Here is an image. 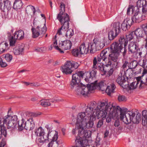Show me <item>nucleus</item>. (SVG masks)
I'll return each mask as SVG.
<instances>
[{
	"mask_svg": "<svg viewBox=\"0 0 147 147\" xmlns=\"http://www.w3.org/2000/svg\"><path fill=\"white\" fill-rule=\"evenodd\" d=\"M86 113L90 115L91 117H95L98 119L102 117V120L105 119L107 114L109 116L106 119V121L109 123L111 120V118L116 117L118 115L117 109L113 103L106 101L101 102L97 104L95 102H91L89 103L85 110Z\"/></svg>",
	"mask_w": 147,
	"mask_h": 147,
	"instance_id": "obj_1",
	"label": "nucleus"
},
{
	"mask_svg": "<svg viewBox=\"0 0 147 147\" xmlns=\"http://www.w3.org/2000/svg\"><path fill=\"white\" fill-rule=\"evenodd\" d=\"M95 120V117H91L87 113L82 112L78 114L77 116L76 128L79 129L78 135L80 138H88L91 136V132L85 130L84 128H91L94 125L93 121ZM78 137V136H77Z\"/></svg>",
	"mask_w": 147,
	"mask_h": 147,
	"instance_id": "obj_2",
	"label": "nucleus"
},
{
	"mask_svg": "<svg viewBox=\"0 0 147 147\" xmlns=\"http://www.w3.org/2000/svg\"><path fill=\"white\" fill-rule=\"evenodd\" d=\"M45 127L47 129V131H45L41 127L35 129V134L39 137L38 141L41 144L48 142L49 139L51 140V141L48 144L47 146L48 147H52L54 142H56L58 139V132L55 130H52V128L48 125H47Z\"/></svg>",
	"mask_w": 147,
	"mask_h": 147,
	"instance_id": "obj_3",
	"label": "nucleus"
},
{
	"mask_svg": "<svg viewBox=\"0 0 147 147\" xmlns=\"http://www.w3.org/2000/svg\"><path fill=\"white\" fill-rule=\"evenodd\" d=\"M117 109L120 112V120L125 124H128L131 122L134 123H138L141 120V114L139 113H137L136 120L133 119L137 111L133 110L129 111L126 108H121L119 106H117Z\"/></svg>",
	"mask_w": 147,
	"mask_h": 147,
	"instance_id": "obj_4",
	"label": "nucleus"
},
{
	"mask_svg": "<svg viewBox=\"0 0 147 147\" xmlns=\"http://www.w3.org/2000/svg\"><path fill=\"white\" fill-rule=\"evenodd\" d=\"M65 5L63 3H60L59 13L57 15V19L61 23L62 26L58 30L57 35H61L65 33L69 27V22L70 19L69 16L65 13Z\"/></svg>",
	"mask_w": 147,
	"mask_h": 147,
	"instance_id": "obj_5",
	"label": "nucleus"
},
{
	"mask_svg": "<svg viewBox=\"0 0 147 147\" xmlns=\"http://www.w3.org/2000/svg\"><path fill=\"white\" fill-rule=\"evenodd\" d=\"M95 86H94L93 83L87 85V86L82 84H80L78 87L75 88L76 92L78 95L82 94L86 96L88 94L91 93L95 89Z\"/></svg>",
	"mask_w": 147,
	"mask_h": 147,
	"instance_id": "obj_6",
	"label": "nucleus"
},
{
	"mask_svg": "<svg viewBox=\"0 0 147 147\" xmlns=\"http://www.w3.org/2000/svg\"><path fill=\"white\" fill-rule=\"evenodd\" d=\"M79 66L78 63L73 61H67L61 67L62 73L66 75L70 74L73 71L72 68H77Z\"/></svg>",
	"mask_w": 147,
	"mask_h": 147,
	"instance_id": "obj_7",
	"label": "nucleus"
},
{
	"mask_svg": "<svg viewBox=\"0 0 147 147\" xmlns=\"http://www.w3.org/2000/svg\"><path fill=\"white\" fill-rule=\"evenodd\" d=\"M120 24L119 22H114L111 25L112 30L109 33L108 37L110 40H113L121 32Z\"/></svg>",
	"mask_w": 147,
	"mask_h": 147,
	"instance_id": "obj_8",
	"label": "nucleus"
},
{
	"mask_svg": "<svg viewBox=\"0 0 147 147\" xmlns=\"http://www.w3.org/2000/svg\"><path fill=\"white\" fill-rule=\"evenodd\" d=\"M18 129L20 131L22 130L24 128L27 130H31L33 129L35 126L34 123L32 119H29L25 123L22 119L18 122Z\"/></svg>",
	"mask_w": 147,
	"mask_h": 147,
	"instance_id": "obj_9",
	"label": "nucleus"
},
{
	"mask_svg": "<svg viewBox=\"0 0 147 147\" xmlns=\"http://www.w3.org/2000/svg\"><path fill=\"white\" fill-rule=\"evenodd\" d=\"M84 73L82 71H80L73 74L72 76V78L71 82L70 85L72 88H76L81 84H80L81 78H82Z\"/></svg>",
	"mask_w": 147,
	"mask_h": 147,
	"instance_id": "obj_10",
	"label": "nucleus"
},
{
	"mask_svg": "<svg viewBox=\"0 0 147 147\" xmlns=\"http://www.w3.org/2000/svg\"><path fill=\"white\" fill-rule=\"evenodd\" d=\"M106 64L104 66L102 65L99 66V70L103 72L104 74H106L107 76H110L113 73L114 69L112 65V62L109 61L106 63Z\"/></svg>",
	"mask_w": 147,
	"mask_h": 147,
	"instance_id": "obj_11",
	"label": "nucleus"
},
{
	"mask_svg": "<svg viewBox=\"0 0 147 147\" xmlns=\"http://www.w3.org/2000/svg\"><path fill=\"white\" fill-rule=\"evenodd\" d=\"M4 123L8 127V128L12 127H14L16 125L17 121V117L16 115L11 116L7 115L5 116L3 118Z\"/></svg>",
	"mask_w": 147,
	"mask_h": 147,
	"instance_id": "obj_12",
	"label": "nucleus"
},
{
	"mask_svg": "<svg viewBox=\"0 0 147 147\" xmlns=\"http://www.w3.org/2000/svg\"><path fill=\"white\" fill-rule=\"evenodd\" d=\"M39 26H37L36 28H32L31 30L32 33V37L34 38H36L39 36H42L45 34L47 30V28L44 24V26L42 28H41Z\"/></svg>",
	"mask_w": 147,
	"mask_h": 147,
	"instance_id": "obj_13",
	"label": "nucleus"
},
{
	"mask_svg": "<svg viewBox=\"0 0 147 147\" xmlns=\"http://www.w3.org/2000/svg\"><path fill=\"white\" fill-rule=\"evenodd\" d=\"M130 71L131 70L130 69H127L125 71H124L123 73L121 72L119 73L118 77L117 79L116 82L118 84L122 87L125 86L126 85L124 84V83L126 82L125 74L126 76L127 75L130 76V75L132 74V72L130 74V73H129Z\"/></svg>",
	"mask_w": 147,
	"mask_h": 147,
	"instance_id": "obj_14",
	"label": "nucleus"
},
{
	"mask_svg": "<svg viewBox=\"0 0 147 147\" xmlns=\"http://www.w3.org/2000/svg\"><path fill=\"white\" fill-rule=\"evenodd\" d=\"M76 146L72 147H94V145H89L87 139L84 140L79 136L77 137L75 140Z\"/></svg>",
	"mask_w": 147,
	"mask_h": 147,
	"instance_id": "obj_15",
	"label": "nucleus"
},
{
	"mask_svg": "<svg viewBox=\"0 0 147 147\" xmlns=\"http://www.w3.org/2000/svg\"><path fill=\"white\" fill-rule=\"evenodd\" d=\"M128 52L129 54H133L139 51V45L135 42H131L128 46Z\"/></svg>",
	"mask_w": 147,
	"mask_h": 147,
	"instance_id": "obj_16",
	"label": "nucleus"
},
{
	"mask_svg": "<svg viewBox=\"0 0 147 147\" xmlns=\"http://www.w3.org/2000/svg\"><path fill=\"white\" fill-rule=\"evenodd\" d=\"M131 20L132 21V23H139L142 21V14L139 11V8H137L135 11Z\"/></svg>",
	"mask_w": 147,
	"mask_h": 147,
	"instance_id": "obj_17",
	"label": "nucleus"
},
{
	"mask_svg": "<svg viewBox=\"0 0 147 147\" xmlns=\"http://www.w3.org/2000/svg\"><path fill=\"white\" fill-rule=\"evenodd\" d=\"M71 42L69 40H66L59 42V47L61 50H69L71 49L72 46Z\"/></svg>",
	"mask_w": 147,
	"mask_h": 147,
	"instance_id": "obj_18",
	"label": "nucleus"
},
{
	"mask_svg": "<svg viewBox=\"0 0 147 147\" xmlns=\"http://www.w3.org/2000/svg\"><path fill=\"white\" fill-rule=\"evenodd\" d=\"M11 8V4L10 1L8 0L4 1L0 0V9L3 11L5 10L8 11L10 10Z\"/></svg>",
	"mask_w": 147,
	"mask_h": 147,
	"instance_id": "obj_19",
	"label": "nucleus"
},
{
	"mask_svg": "<svg viewBox=\"0 0 147 147\" xmlns=\"http://www.w3.org/2000/svg\"><path fill=\"white\" fill-rule=\"evenodd\" d=\"M123 48V47L121 45H119L117 42H115L113 43L111 45V52L119 54Z\"/></svg>",
	"mask_w": 147,
	"mask_h": 147,
	"instance_id": "obj_20",
	"label": "nucleus"
},
{
	"mask_svg": "<svg viewBox=\"0 0 147 147\" xmlns=\"http://www.w3.org/2000/svg\"><path fill=\"white\" fill-rule=\"evenodd\" d=\"M132 24V21L129 18H127L121 24V28L123 31H126L129 29Z\"/></svg>",
	"mask_w": 147,
	"mask_h": 147,
	"instance_id": "obj_21",
	"label": "nucleus"
},
{
	"mask_svg": "<svg viewBox=\"0 0 147 147\" xmlns=\"http://www.w3.org/2000/svg\"><path fill=\"white\" fill-rule=\"evenodd\" d=\"M96 72V71L94 69L92 70L90 73H87L86 74L87 76L85 78V81L89 83H91L93 79H95Z\"/></svg>",
	"mask_w": 147,
	"mask_h": 147,
	"instance_id": "obj_22",
	"label": "nucleus"
},
{
	"mask_svg": "<svg viewBox=\"0 0 147 147\" xmlns=\"http://www.w3.org/2000/svg\"><path fill=\"white\" fill-rule=\"evenodd\" d=\"M93 41L96 44L98 47V49L100 50L103 48L105 46V41L103 38H95L93 40Z\"/></svg>",
	"mask_w": 147,
	"mask_h": 147,
	"instance_id": "obj_23",
	"label": "nucleus"
},
{
	"mask_svg": "<svg viewBox=\"0 0 147 147\" xmlns=\"http://www.w3.org/2000/svg\"><path fill=\"white\" fill-rule=\"evenodd\" d=\"M97 81H95L93 84L94 86H95V89L98 88L102 90V91H104L106 88L107 85L105 81H101L99 83H97Z\"/></svg>",
	"mask_w": 147,
	"mask_h": 147,
	"instance_id": "obj_24",
	"label": "nucleus"
},
{
	"mask_svg": "<svg viewBox=\"0 0 147 147\" xmlns=\"http://www.w3.org/2000/svg\"><path fill=\"white\" fill-rule=\"evenodd\" d=\"M24 45H19L15 49H13V52L16 55L22 54L24 52Z\"/></svg>",
	"mask_w": 147,
	"mask_h": 147,
	"instance_id": "obj_25",
	"label": "nucleus"
},
{
	"mask_svg": "<svg viewBox=\"0 0 147 147\" xmlns=\"http://www.w3.org/2000/svg\"><path fill=\"white\" fill-rule=\"evenodd\" d=\"M88 47L87 44H81L79 48L80 55L87 54L89 51Z\"/></svg>",
	"mask_w": 147,
	"mask_h": 147,
	"instance_id": "obj_26",
	"label": "nucleus"
},
{
	"mask_svg": "<svg viewBox=\"0 0 147 147\" xmlns=\"http://www.w3.org/2000/svg\"><path fill=\"white\" fill-rule=\"evenodd\" d=\"M119 54L114 52H111L110 54L108 55V61L111 60L114 62L117 61L118 58L119 56Z\"/></svg>",
	"mask_w": 147,
	"mask_h": 147,
	"instance_id": "obj_27",
	"label": "nucleus"
},
{
	"mask_svg": "<svg viewBox=\"0 0 147 147\" xmlns=\"http://www.w3.org/2000/svg\"><path fill=\"white\" fill-rule=\"evenodd\" d=\"M23 3L21 0H15L13 3V8L16 10L22 8Z\"/></svg>",
	"mask_w": 147,
	"mask_h": 147,
	"instance_id": "obj_28",
	"label": "nucleus"
},
{
	"mask_svg": "<svg viewBox=\"0 0 147 147\" xmlns=\"http://www.w3.org/2000/svg\"><path fill=\"white\" fill-rule=\"evenodd\" d=\"M115 88L116 86L115 84L113 83L110 86H107L105 91L108 95H110L111 93L115 92Z\"/></svg>",
	"mask_w": 147,
	"mask_h": 147,
	"instance_id": "obj_29",
	"label": "nucleus"
},
{
	"mask_svg": "<svg viewBox=\"0 0 147 147\" xmlns=\"http://www.w3.org/2000/svg\"><path fill=\"white\" fill-rule=\"evenodd\" d=\"M13 36L14 37H15V39L21 40L24 38V32L22 30H20L15 32L14 33Z\"/></svg>",
	"mask_w": 147,
	"mask_h": 147,
	"instance_id": "obj_30",
	"label": "nucleus"
},
{
	"mask_svg": "<svg viewBox=\"0 0 147 147\" xmlns=\"http://www.w3.org/2000/svg\"><path fill=\"white\" fill-rule=\"evenodd\" d=\"M88 48V50H90V52L92 53H94L97 50H99L98 49V47L96 46V44L95 43H90L87 44Z\"/></svg>",
	"mask_w": 147,
	"mask_h": 147,
	"instance_id": "obj_31",
	"label": "nucleus"
},
{
	"mask_svg": "<svg viewBox=\"0 0 147 147\" xmlns=\"http://www.w3.org/2000/svg\"><path fill=\"white\" fill-rule=\"evenodd\" d=\"M9 45L5 42H3L0 44V54H1L9 48Z\"/></svg>",
	"mask_w": 147,
	"mask_h": 147,
	"instance_id": "obj_32",
	"label": "nucleus"
},
{
	"mask_svg": "<svg viewBox=\"0 0 147 147\" xmlns=\"http://www.w3.org/2000/svg\"><path fill=\"white\" fill-rule=\"evenodd\" d=\"M134 33L137 38H142L145 35L141 28L136 29Z\"/></svg>",
	"mask_w": 147,
	"mask_h": 147,
	"instance_id": "obj_33",
	"label": "nucleus"
},
{
	"mask_svg": "<svg viewBox=\"0 0 147 147\" xmlns=\"http://www.w3.org/2000/svg\"><path fill=\"white\" fill-rule=\"evenodd\" d=\"M36 10L35 7L33 6L29 5L27 6L26 9V12L28 14H30L32 11L33 14L34 15Z\"/></svg>",
	"mask_w": 147,
	"mask_h": 147,
	"instance_id": "obj_34",
	"label": "nucleus"
},
{
	"mask_svg": "<svg viewBox=\"0 0 147 147\" xmlns=\"http://www.w3.org/2000/svg\"><path fill=\"white\" fill-rule=\"evenodd\" d=\"M119 45H121L122 46L123 45L124 47H125L128 42V40L125 39L123 36H121L119 39Z\"/></svg>",
	"mask_w": 147,
	"mask_h": 147,
	"instance_id": "obj_35",
	"label": "nucleus"
},
{
	"mask_svg": "<svg viewBox=\"0 0 147 147\" xmlns=\"http://www.w3.org/2000/svg\"><path fill=\"white\" fill-rule=\"evenodd\" d=\"M107 51L103 50L100 53V57H101L102 60L104 61H106L107 59Z\"/></svg>",
	"mask_w": 147,
	"mask_h": 147,
	"instance_id": "obj_36",
	"label": "nucleus"
},
{
	"mask_svg": "<svg viewBox=\"0 0 147 147\" xmlns=\"http://www.w3.org/2000/svg\"><path fill=\"white\" fill-rule=\"evenodd\" d=\"M40 102L41 105L44 107L49 106L51 105L50 102H49V100H42L40 101Z\"/></svg>",
	"mask_w": 147,
	"mask_h": 147,
	"instance_id": "obj_37",
	"label": "nucleus"
},
{
	"mask_svg": "<svg viewBox=\"0 0 147 147\" xmlns=\"http://www.w3.org/2000/svg\"><path fill=\"white\" fill-rule=\"evenodd\" d=\"M0 132L1 135H3L5 137H7V131L5 129L4 126H3V124L1 125L0 127Z\"/></svg>",
	"mask_w": 147,
	"mask_h": 147,
	"instance_id": "obj_38",
	"label": "nucleus"
},
{
	"mask_svg": "<svg viewBox=\"0 0 147 147\" xmlns=\"http://www.w3.org/2000/svg\"><path fill=\"white\" fill-rule=\"evenodd\" d=\"M14 36H12L9 38V45L10 46H15L17 39L15 38Z\"/></svg>",
	"mask_w": 147,
	"mask_h": 147,
	"instance_id": "obj_39",
	"label": "nucleus"
},
{
	"mask_svg": "<svg viewBox=\"0 0 147 147\" xmlns=\"http://www.w3.org/2000/svg\"><path fill=\"white\" fill-rule=\"evenodd\" d=\"M140 27L145 35L147 36V23L141 25Z\"/></svg>",
	"mask_w": 147,
	"mask_h": 147,
	"instance_id": "obj_40",
	"label": "nucleus"
},
{
	"mask_svg": "<svg viewBox=\"0 0 147 147\" xmlns=\"http://www.w3.org/2000/svg\"><path fill=\"white\" fill-rule=\"evenodd\" d=\"M144 3H146V0H138L137 2V6L138 8L142 7Z\"/></svg>",
	"mask_w": 147,
	"mask_h": 147,
	"instance_id": "obj_41",
	"label": "nucleus"
},
{
	"mask_svg": "<svg viewBox=\"0 0 147 147\" xmlns=\"http://www.w3.org/2000/svg\"><path fill=\"white\" fill-rule=\"evenodd\" d=\"M66 32L65 36L67 37L68 38H71L74 34L73 30L72 29L67 30Z\"/></svg>",
	"mask_w": 147,
	"mask_h": 147,
	"instance_id": "obj_42",
	"label": "nucleus"
},
{
	"mask_svg": "<svg viewBox=\"0 0 147 147\" xmlns=\"http://www.w3.org/2000/svg\"><path fill=\"white\" fill-rule=\"evenodd\" d=\"M143 61H144V64L143 65H142V67L144 69L142 74H145L147 72V64L146 61L145 59H143Z\"/></svg>",
	"mask_w": 147,
	"mask_h": 147,
	"instance_id": "obj_43",
	"label": "nucleus"
},
{
	"mask_svg": "<svg viewBox=\"0 0 147 147\" xmlns=\"http://www.w3.org/2000/svg\"><path fill=\"white\" fill-rule=\"evenodd\" d=\"M55 40L53 44L51 45L52 46L55 47L56 49L59 50L61 53H63V51L61 50V49L60 48L59 46L58 47V46H57V40L55 39Z\"/></svg>",
	"mask_w": 147,
	"mask_h": 147,
	"instance_id": "obj_44",
	"label": "nucleus"
},
{
	"mask_svg": "<svg viewBox=\"0 0 147 147\" xmlns=\"http://www.w3.org/2000/svg\"><path fill=\"white\" fill-rule=\"evenodd\" d=\"M134 34H135L134 32H133L126 35V36L127 39L129 40H132L134 37Z\"/></svg>",
	"mask_w": 147,
	"mask_h": 147,
	"instance_id": "obj_45",
	"label": "nucleus"
},
{
	"mask_svg": "<svg viewBox=\"0 0 147 147\" xmlns=\"http://www.w3.org/2000/svg\"><path fill=\"white\" fill-rule=\"evenodd\" d=\"M4 59L7 62H10L12 60V56L9 54H7L5 55Z\"/></svg>",
	"mask_w": 147,
	"mask_h": 147,
	"instance_id": "obj_46",
	"label": "nucleus"
},
{
	"mask_svg": "<svg viewBox=\"0 0 147 147\" xmlns=\"http://www.w3.org/2000/svg\"><path fill=\"white\" fill-rule=\"evenodd\" d=\"M138 65V63L136 61H134L131 62L130 64V69H133L135 68ZM131 71V70L129 71L130 72Z\"/></svg>",
	"mask_w": 147,
	"mask_h": 147,
	"instance_id": "obj_47",
	"label": "nucleus"
},
{
	"mask_svg": "<svg viewBox=\"0 0 147 147\" xmlns=\"http://www.w3.org/2000/svg\"><path fill=\"white\" fill-rule=\"evenodd\" d=\"M135 8H134V7L132 6H129L128 7L127 10V14L128 15H130L131 11H132V13L133 14L135 11Z\"/></svg>",
	"mask_w": 147,
	"mask_h": 147,
	"instance_id": "obj_48",
	"label": "nucleus"
},
{
	"mask_svg": "<svg viewBox=\"0 0 147 147\" xmlns=\"http://www.w3.org/2000/svg\"><path fill=\"white\" fill-rule=\"evenodd\" d=\"M142 120H144V121L147 120V111L146 110H143L142 113Z\"/></svg>",
	"mask_w": 147,
	"mask_h": 147,
	"instance_id": "obj_49",
	"label": "nucleus"
},
{
	"mask_svg": "<svg viewBox=\"0 0 147 147\" xmlns=\"http://www.w3.org/2000/svg\"><path fill=\"white\" fill-rule=\"evenodd\" d=\"M72 54L75 56H77L80 55L79 48L73 49L72 51Z\"/></svg>",
	"mask_w": 147,
	"mask_h": 147,
	"instance_id": "obj_50",
	"label": "nucleus"
},
{
	"mask_svg": "<svg viewBox=\"0 0 147 147\" xmlns=\"http://www.w3.org/2000/svg\"><path fill=\"white\" fill-rule=\"evenodd\" d=\"M118 99L119 102L125 101L126 100L125 97L123 95H119L118 96Z\"/></svg>",
	"mask_w": 147,
	"mask_h": 147,
	"instance_id": "obj_51",
	"label": "nucleus"
},
{
	"mask_svg": "<svg viewBox=\"0 0 147 147\" xmlns=\"http://www.w3.org/2000/svg\"><path fill=\"white\" fill-rule=\"evenodd\" d=\"M46 48L45 47L38 48L35 49V51L36 52H44L46 51Z\"/></svg>",
	"mask_w": 147,
	"mask_h": 147,
	"instance_id": "obj_52",
	"label": "nucleus"
},
{
	"mask_svg": "<svg viewBox=\"0 0 147 147\" xmlns=\"http://www.w3.org/2000/svg\"><path fill=\"white\" fill-rule=\"evenodd\" d=\"M143 13L142 14V20L147 19V11H142Z\"/></svg>",
	"mask_w": 147,
	"mask_h": 147,
	"instance_id": "obj_53",
	"label": "nucleus"
},
{
	"mask_svg": "<svg viewBox=\"0 0 147 147\" xmlns=\"http://www.w3.org/2000/svg\"><path fill=\"white\" fill-rule=\"evenodd\" d=\"M0 65L2 67H5L7 65V63L3 61L1 59H0Z\"/></svg>",
	"mask_w": 147,
	"mask_h": 147,
	"instance_id": "obj_54",
	"label": "nucleus"
},
{
	"mask_svg": "<svg viewBox=\"0 0 147 147\" xmlns=\"http://www.w3.org/2000/svg\"><path fill=\"white\" fill-rule=\"evenodd\" d=\"M142 11H147V1L146 0V3H144L142 8Z\"/></svg>",
	"mask_w": 147,
	"mask_h": 147,
	"instance_id": "obj_55",
	"label": "nucleus"
},
{
	"mask_svg": "<svg viewBox=\"0 0 147 147\" xmlns=\"http://www.w3.org/2000/svg\"><path fill=\"white\" fill-rule=\"evenodd\" d=\"M97 63V59L96 57L94 58L93 63V68H94L96 69L97 67V66L96 65Z\"/></svg>",
	"mask_w": 147,
	"mask_h": 147,
	"instance_id": "obj_56",
	"label": "nucleus"
},
{
	"mask_svg": "<svg viewBox=\"0 0 147 147\" xmlns=\"http://www.w3.org/2000/svg\"><path fill=\"white\" fill-rule=\"evenodd\" d=\"M103 121L102 120L99 121L97 125V127L98 128H100L101 126L103 124Z\"/></svg>",
	"mask_w": 147,
	"mask_h": 147,
	"instance_id": "obj_57",
	"label": "nucleus"
},
{
	"mask_svg": "<svg viewBox=\"0 0 147 147\" xmlns=\"http://www.w3.org/2000/svg\"><path fill=\"white\" fill-rule=\"evenodd\" d=\"M100 139L99 138H97L96 141H95V143L96 145V146H98L100 144Z\"/></svg>",
	"mask_w": 147,
	"mask_h": 147,
	"instance_id": "obj_58",
	"label": "nucleus"
},
{
	"mask_svg": "<svg viewBox=\"0 0 147 147\" xmlns=\"http://www.w3.org/2000/svg\"><path fill=\"white\" fill-rule=\"evenodd\" d=\"M6 144L5 140H3L0 142V147H3Z\"/></svg>",
	"mask_w": 147,
	"mask_h": 147,
	"instance_id": "obj_59",
	"label": "nucleus"
},
{
	"mask_svg": "<svg viewBox=\"0 0 147 147\" xmlns=\"http://www.w3.org/2000/svg\"><path fill=\"white\" fill-rule=\"evenodd\" d=\"M136 84L135 82H133L131 84L130 86V88L131 89H134L136 88V87H135L134 85Z\"/></svg>",
	"mask_w": 147,
	"mask_h": 147,
	"instance_id": "obj_60",
	"label": "nucleus"
},
{
	"mask_svg": "<svg viewBox=\"0 0 147 147\" xmlns=\"http://www.w3.org/2000/svg\"><path fill=\"white\" fill-rule=\"evenodd\" d=\"M120 125V122L119 120H116L114 123V125L115 127H118Z\"/></svg>",
	"mask_w": 147,
	"mask_h": 147,
	"instance_id": "obj_61",
	"label": "nucleus"
},
{
	"mask_svg": "<svg viewBox=\"0 0 147 147\" xmlns=\"http://www.w3.org/2000/svg\"><path fill=\"white\" fill-rule=\"evenodd\" d=\"M128 63V62L127 61H125L124 63L122 66V67L124 69L126 68L127 67Z\"/></svg>",
	"mask_w": 147,
	"mask_h": 147,
	"instance_id": "obj_62",
	"label": "nucleus"
},
{
	"mask_svg": "<svg viewBox=\"0 0 147 147\" xmlns=\"http://www.w3.org/2000/svg\"><path fill=\"white\" fill-rule=\"evenodd\" d=\"M109 131L107 130H106L105 133L104 134V137H106L108 136L109 135Z\"/></svg>",
	"mask_w": 147,
	"mask_h": 147,
	"instance_id": "obj_63",
	"label": "nucleus"
},
{
	"mask_svg": "<svg viewBox=\"0 0 147 147\" xmlns=\"http://www.w3.org/2000/svg\"><path fill=\"white\" fill-rule=\"evenodd\" d=\"M147 86V82H146L144 83V84H143V85H140L139 88H140L141 87H143L144 88L146 86Z\"/></svg>",
	"mask_w": 147,
	"mask_h": 147,
	"instance_id": "obj_64",
	"label": "nucleus"
}]
</instances>
